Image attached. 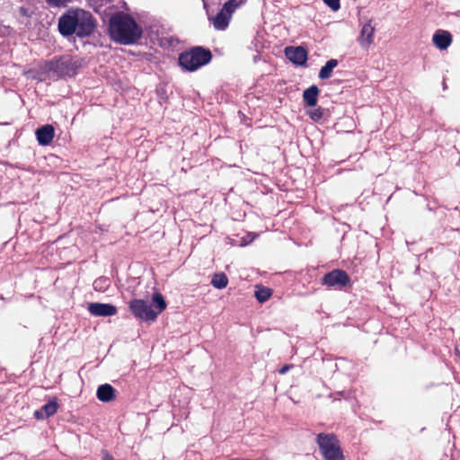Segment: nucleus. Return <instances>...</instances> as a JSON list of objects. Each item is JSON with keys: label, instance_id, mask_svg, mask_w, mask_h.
<instances>
[{"label": "nucleus", "instance_id": "15", "mask_svg": "<svg viewBox=\"0 0 460 460\" xmlns=\"http://www.w3.org/2000/svg\"><path fill=\"white\" fill-rule=\"evenodd\" d=\"M319 89L316 85H312L303 93V99L306 105L314 107L317 103Z\"/></svg>", "mask_w": 460, "mask_h": 460}, {"label": "nucleus", "instance_id": "1", "mask_svg": "<svg viewBox=\"0 0 460 460\" xmlns=\"http://www.w3.org/2000/svg\"><path fill=\"white\" fill-rule=\"evenodd\" d=\"M96 27V22L90 12L84 9H69L58 20V31L68 37L75 34L84 38L90 36Z\"/></svg>", "mask_w": 460, "mask_h": 460}, {"label": "nucleus", "instance_id": "7", "mask_svg": "<svg viewBox=\"0 0 460 460\" xmlns=\"http://www.w3.org/2000/svg\"><path fill=\"white\" fill-rule=\"evenodd\" d=\"M349 282V275L342 270H333L325 274L322 283L329 288H342Z\"/></svg>", "mask_w": 460, "mask_h": 460}, {"label": "nucleus", "instance_id": "25", "mask_svg": "<svg viewBox=\"0 0 460 460\" xmlns=\"http://www.w3.org/2000/svg\"><path fill=\"white\" fill-rule=\"evenodd\" d=\"M102 460H114L113 456L110 455L108 452H102Z\"/></svg>", "mask_w": 460, "mask_h": 460}, {"label": "nucleus", "instance_id": "22", "mask_svg": "<svg viewBox=\"0 0 460 460\" xmlns=\"http://www.w3.org/2000/svg\"><path fill=\"white\" fill-rule=\"evenodd\" d=\"M308 115L309 117L314 120V121H318L320 120L323 116V109L321 108V107H318V108H315L314 110H311L309 111L308 112Z\"/></svg>", "mask_w": 460, "mask_h": 460}, {"label": "nucleus", "instance_id": "5", "mask_svg": "<svg viewBox=\"0 0 460 460\" xmlns=\"http://www.w3.org/2000/svg\"><path fill=\"white\" fill-rule=\"evenodd\" d=\"M211 52L201 47H195L179 57V63L182 68L188 71H195L211 60Z\"/></svg>", "mask_w": 460, "mask_h": 460}, {"label": "nucleus", "instance_id": "12", "mask_svg": "<svg viewBox=\"0 0 460 460\" xmlns=\"http://www.w3.org/2000/svg\"><path fill=\"white\" fill-rule=\"evenodd\" d=\"M55 134L51 125H45L36 130V137L40 145L47 146L51 143Z\"/></svg>", "mask_w": 460, "mask_h": 460}, {"label": "nucleus", "instance_id": "17", "mask_svg": "<svg viewBox=\"0 0 460 460\" xmlns=\"http://www.w3.org/2000/svg\"><path fill=\"white\" fill-rule=\"evenodd\" d=\"M338 66V61L336 59H330L326 62V64L321 68L319 72V77L321 79H328L332 76L333 69Z\"/></svg>", "mask_w": 460, "mask_h": 460}, {"label": "nucleus", "instance_id": "14", "mask_svg": "<svg viewBox=\"0 0 460 460\" xmlns=\"http://www.w3.org/2000/svg\"><path fill=\"white\" fill-rule=\"evenodd\" d=\"M96 395L101 402H111L115 399V389L111 385L104 384L98 387Z\"/></svg>", "mask_w": 460, "mask_h": 460}, {"label": "nucleus", "instance_id": "11", "mask_svg": "<svg viewBox=\"0 0 460 460\" xmlns=\"http://www.w3.org/2000/svg\"><path fill=\"white\" fill-rule=\"evenodd\" d=\"M432 42L438 49L445 50L452 42L451 34L447 31L438 30L432 37Z\"/></svg>", "mask_w": 460, "mask_h": 460}, {"label": "nucleus", "instance_id": "26", "mask_svg": "<svg viewBox=\"0 0 460 460\" xmlns=\"http://www.w3.org/2000/svg\"><path fill=\"white\" fill-rule=\"evenodd\" d=\"M21 13H22V14H24V15H26V14H27L26 11H25L23 8H21Z\"/></svg>", "mask_w": 460, "mask_h": 460}, {"label": "nucleus", "instance_id": "3", "mask_svg": "<svg viewBox=\"0 0 460 460\" xmlns=\"http://www.w3.org/2000/svg\"><path fill=\"white\" fill-rule=\"evenodd\" d=\"M153 302L155 308L148 303V301L143 299H133L129 303V309L132 314L145 322H154L157 318L158 314L166 308V302L164 296L160 293H155L153 295Z\"/></svg>", "mask_w": 460, "mask_h": 460}, {"label": "nucleus", "instance_id": "8", "mask_svg": "<svg viewBox=\"0 0 460 460\" xmlns=\"http://www.w3.org/2000/svg\"><path fill=\"white\" fill-rule=\"evenodd\" d=\"M88 311L92 315L102 317L112 316L118 312L117 307L113 305L102 303H90Z\"/></svg>", "mask_w": 460, "mask_h": 460}, {"label": "nucleus", "instance_id": "23", "mask_svg": "<svg viewBox=\"0 0 460 460\" xmlns=\"http://www.w3.org/2000/svg\"><path fill=\"white\" fill-rule=\"evenodd\" d=\"M323 2L333 11H337L340 8V0H323Z\"/></svg>", "mask_w": 460, "mask_h": 460}, {"label": "nucleus", "instance_id": "4", "mask_svg": "<svg viewBox=\"0 0 460 460\" xmlns=\"http://www.w3.org/2000/svg\"><path fill=\"white\" fill-rule=\"evenodd\" d=\"M78 66L79 64L77 60L69 56H66L47 62L44 65V71L52 78H60L74 75Z\"/></svg>", "mask_w": 460, "mask_h": 460}, {"label": "nucleus", "instance_id": "10", "mask_svg": "<svg viewBox=\"0 0 460 460\" xmlns=\"http://www.w3.org/2000/svg\"><path fill=\"white\" fill-rule=\"evenodd\" d=\"M285 54L296 65H304L307 60V52L303 47H288Z\"/></svg>", "mask_w": 460, "mask_h": 460}, {"label": "nucleus", "instance_id": "24", "mask_svg": "<svg viewBox=\"0 0 460 460\" xmlns=\"http://www.w3.org/2000/svg\"><path fill=\"white\" fill-rule=\"evenodd\" d=\"M291 365H285L279 370V373L284 375L291 368Z\"/></svg>", "mask_w": 460, "mask_h": 460}, {"label": "nucleus", "instance_id": "6", "mask_svg": "<svg viewBox=\"0 0 460 460\" xmlns=\"http://www.w3.org/2000/svg\"><path fill=\"white\" fill-rule=\"evenodd\" d=\"M316 442L324 460H343L339 440L333 434L320 433Z\"/></svg>", "mask_w": 460, "mask_h": 460}, {"label": "nucleus", "instance_id": "21", "mask_svg": "<svg viewBox=\"0 0 460 460\" xmlns=\"http://www.w3.org/2000/svg\"><path fill=\"white\" fill-rule=\"evenodd\" d=\"M110 285V280L107 278L102 277L94 280L93 288L95 290L103 292Z\"/></svg>", "mask_w": 460, "mask_h": 460}, {"label": "nucleus", "instance_id": "19", "mask_svg": "<svg viewBox=\"0 0 460 460\" xmlns=\"http://www.w3.org/2000/svg\"><path fill=\"white\" fill-rule=\"evenodd\" d=\"M271 290L268 288L256 286L255 297L261 303L267 301L271 296Z\"/></svg>", "mask_w": 460, "mask_h": 460}, {"label": "nucleus", "instance_id": "18", "mask_svg": "<svg viewBox=\"0 0 460 460\" xmlns=\"http://www.w3.org/2000/svg\"><path fill=\"white\" fill-rule=\"evenodd\" d=\"M227 284L228 279L225 273H216L212 277L211 285L217 289L225 288Z\"/></svg>", "mask_w": 460, "mask_h": 460}, {"label": "nucleus", "instance_id": "20", "mask_svg": "<svg viewBox=\"0 0 460 460\" xmlns=\"http://www.w3.org/2000/svg\"><path fill=\"white\" fill-rule=\"evenodd\" d=\"M244 0H228L224 5L222 10L232 16V13L243 4Z\"/></svg>", "mask_w": 460, "mask_h": 460}, {"label": "nucleus", "instance_id": "9", "mask_svg": "<svg viewBox=\"0 0 460 460\" xmlns=\"http://www.w3.org/2000/svg\"><path fill=\"white\" fill-rule=\"evenodd\" d=\"M375 27L371 22L364 23L361 27L359 37L358 39L359 45L367 49L374 41Z\"/></svg>", "mask_w": 460, "mask_h": 460}, {"label": "nucleus", "instance_id": "13", "mask_svg": "<svg viewBox=\"0 0 460 460\" xmlns=\"http://www.w3.org/2000/svg\"><path fill=\"white\" fill-rule=\"evenodd\" d=\"M58 409V403L56 399L49 401L48 403L42 406L40 411H35V417L39 420H42L47 417L54 415Z\"/></svg>", "mask_w": 460, "mask_h": 460}, {"label": "nucleus", "instance_id": "16", "mask_svg": "<svg viewBox=\"0 0 460 460\" xmlns=\"http://www.w3.org/2000/svg\"><path fill=\"white\" fill-rule=\"evenodd\" d=\"M231 15L221 10L213 19V25L216 30L224 31L229 24Z\"/></svg>", "mask_w": 460, "mask_h": 460}, {"label": "nucleus", "instance_id": "2", "mask_svg": "<svg viewBox=\"0 0 460 460\" xmlns=\"http://www.w3.org/2000/svg\"><path fill=\"white\" fill-rule=\"evenodd\" d=\"M109 31L115 41L125 45L135 43L142 35L141 27L124 13H118L111 17Z\"/></svg>", "mask_w": 460, "mask_h": 460}]
</instances>
